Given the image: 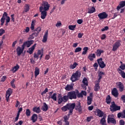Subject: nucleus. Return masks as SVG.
I'll list each match as a JSON object with an SVG mask.
<instances>
[{
    "label": "nucleus",
    "instance_id": "24",
    "mask_svg": "<svg viewBox=\"0 0 125 125\" xmlns=\"http://www.w3.org/2000/svg\"><path fill=\"white\" fill-rule=\"evenodd\" d=\"M102 53H104V51L103 50H101L100 49H98L95 52L96 55V56H97V57H100V56H101V54H102Z\"/></svg>",
    "mask_w": 125,
    "mask_h": 125
},
{
    "label": "nucleus",
    "instance_id": "39",
    "mask_svg": "<svg viewBox=\"0 0 125 125\" xmlns=\"http://www.w3.org/2000/svg\"><path fill=\"white\" fill-rule=\"evenodd\" d=\"M79 64L77 62H74L73 64H71L70 65L69 68L70 69H74L77 66H78Z\"/></svg>",
    "mask_w": 125,
    "mask_h": 125
},
{
    "label": "nucleus",
    "instance_id": "19",
    "mask_svg": "<svg viewBox=\"0 0 125 125\" xmlns=\"http://www.w3.org/2000/svg\"><path fill=\"white\" fill-rule=\"evenodd\" d=\"M111 93L116 98H117V97L119 96V92H118L117 88H113V90L111 91Z\"/></svg>",
    "mask_w": 125,
    "mask_h": 125
},
{
    "label": "nucleus",
    "instance_id": "58",
    "mask_svg": "<svg viewBox=\"0 0 125 125\" xmlns=\"http://www.w3.org/2000/svg\"><path fill=\"white\" fill-rule=\"evenodd\" d=\"M83 33H78V37L79 38V39H82V38H83Z\"/></svg>",
    "mask_w": 125,
    "mask_h": 125
},
{
    "label": "nucleus",
    "instance_id": "10",
    "mask_svg": "<svg viewBox=\"0 0 125 125\" xmlns=\"http://www.w3.org/2000/svg\"><path fill=\"white\" fill-rule=\"evenodd\" d=\"M13 90L11 88H9L6 91L5 98L7 102H9V97L12 94Z\"/></svg>",
    "mask_w": 125,
    "mask_h": 125
},
{
    "label": "nucleus",
    "instance_id": "63",
    "mask_svg": "<svg viewBox=\"0 0 125 125\" xmlns=\"http://www.w3.org/2000/svg\"><path fill=\"white\" fill-rule=\"evenodd\" d=\"M125 119V109L123 110L122 117V119Z\"/></svg>",
    "mask_w": 125,
    "mask_h": 125
},
{
    "label": "nucleus",
    "instance_id": "45",
    "mask_svg": "<svg viewBox=\"0 0 125 125\" xmlns=\"http://www.w3.org/2000/svg\"><path fill=\"white\" fill-rule=\"evenodd\" d=\"M76 96H77L78 98H83V95L82 94V93H80L78 90L76 92Z\"/></svg>",
    "mask_w": 125,
    "mask_h": 125
},
{
    "label": "nucleus",
    "instance_id": "3",
    "mask_svg": "<svg viewBox=\"0 0 125 125\" xmlns=\"http://www.w3.org/2000/svg\"><path fill=\"white\" fill-rule=\"evenodd\" d=\"M69 100V98L68 97V95H64L63 97L61 96V94H59L58 96V104L59 105H60L62 102L63 103H66V102H68V101Z\"/></svg>",
    "mask_w": 125,
    "mask_h": 125
},
{
    "label": "nucleus",
    "instance_id": "51",
    "mask_svg": "<svg viewBox=\"0 0 125 125\" xmlns=\"http://www.w3.org/2000/svg\"><path fill=\"white\" fill-rule=\"evenodd\" d=\"M109 27L108 26H104V28L101 29L102 32H105V31H108Z\"/></svg>",
    "mask_w": 125,
    "mask_h": 125
},
{
    "label": "nucleus",
    "instance_id": "29",
    "mask_svg": "<svg viewBox=\"0 0 125 125\" xmlns=\"http://www.w3.org/2000/svg\"><path fill=\"white\" fill-rule=\"evenodd\" d=\"M97 116L99 117V118H102L103 117V115H104V112L103 111H101L100 109H98L97 110Z\"/></svg>",
    "mask_w": 125,
    "mask_h": 125
},
{
    "label": "nucleus",
    "instance_id": "38",
    "mask_svg": "<svg viewBox=\"0 0 125 125\" xmlns=\"http://www.w3.org/2000/svg\"><path fill=\"white\" fill-rule=\"evenodd\" d=\"M105 101L107 104H110V103H111V96H110V95H107V96L105 99Z\"/></svg>",
    "mask_w": 125,
    "mask_h": 125
},
{
    "label": "nucleus",
    "instance_id": "32",
    "mask_svg": "<svg viewBox=\"0 0 125 125\" xmlns=\"http://www.w3.org/2000/svg\"><path fill=\"white\" fill-rule=\"evenodd\" d=\"M103 75H105V73L102 72V71H100L99 74H98V82L99 83H100V80L102 79V77L103 76Z\"/></svg>",
    "mask_w": 125,
    "mask_h": 125
},
{
    "label": "nucleus",
    "instance_id": "34",
    "mask_svg": "<svg viewBox=\"0 0 125 125\" xmlns=\"http://www.w3.org/2000/svg\"><path fill=\"white\" fill-rule=\"evenodd\" d=\"M95 11H96L95 8H94V7L92 6L91 7V9H88V13L91 14V13H94Z\"/></svg>",
    "mask_w": 125,
    "mask_h": 125
},
{
    "label": "nucleus",
    "instance_id": "30",
    "mask_svg": "<svg viewBox=\"0 0 125 125\" xmlns=\"http://www.w3.org/2000/svg\"><path fill=\"white\" fill-rule=\"evenodd\" d=\"M117 71L119 72V73L121 74V76L123 79H125V71L122 70V69L118 68Z\"/></svg>",
    "mask_w": 125,
    "mask_h": 125
},
{
    "label": "nucleus",
    "instance_id": "59",
    "mask_svg": "<svg viewBox=\"0 0 125 125\" xmlns=\"http://www.w3.org/2000/svg\"><path fill=\"white\" fill-rule=\"evenodd\" d=\"M120 125H125V121L124 120H121L119 121Z\"/></svg>",
    "mask_w": 125,
    "mask_h": 125
},
{
    "label": "nucleus",
    "instance_id": "4",
    "mask_svg": "<svg viewBox=\"0 0 125 125\" xmlns=\"http://www.w3.org/2000/svg\"><path fill=\"white\" fill-rule=\"evenodd\" d=\"M115 116L113 114L109 115L107 116V123L113 124L116 125L117 124V121L115 119Z\"/></svg>",
    "mask_w": 125,
    "mask_h": 125
},
{
    "label": "nucleus",
    "instance_id": "17",
    "mask_svg": "<svg viewBox=\"0 0 125 125\" xmlns=\"http://www.w3.org/2000/svg\"><path fill=\"white\" fill-rule=\"evenodd\" d=\"M5 17H7V13L4 12L3 14L2 18L0 19L1 26H2L3 24H4V21H5Z\"/></svg>",
    "mask_w": 125,
    "mask_h": 125
},
{
    "label": "nucleus",
    "instance_id": "1",
    "mask_svg": "<svg viewBox=\"0 0 125 125\" xmlns=\"http://www.w3.org/2000/svg\"><path fill=\"white\" fill-rule=\"evenodd\" d=\"M75 103H68L61 107V110L62 112H67V110H68L69 112L67 116L69 118L70 116L73 115V112L74 111V109H75Z\"/></svg>",
    "mask_w": 125,
    "mask_h": 125
},
{
    "label": "nucleus",
    "instance_id": "33",
    "mask_svg": "<svg viewBox=\"0 0 125 125\" xmlns=\"http://www.w3.org/2000/svg\"><path fill=\"white\" fill-rule=\"evenodd\" d=\"M35 24H36V21L35 20L32 21L31 22V24L30 27V29L31 31H34V30H35Z\"/></svg>",
    "mask_w": 125,
    "mask_h": 125
},
{
    "label": "nucleus",
    "instance_id": "47",
    "mask_svg": "<svg viewBox=\"0 0 125 125\" xmlns=\"http://www.w3.org/2000/svg\"><path fill=\"white\" fill-rule=\"evenodd\" d=\"M41 31H42V27H38L34 30V32H37L39 34Z\"/></svg>",
    "mask_w": 125,
    "mask_h": 125
},
{
    "label": "nucleus",
    "instance_id": "40",
    "mask_svg": "<svg viewBox=\"0 0 125 125\" xmlns=\"http://www.w3.org/2000/svg\"><path fill=\"white\" fill-rule=\"evenodd\" d=\"M83 51L82 52V55H85L87 53V50H88V47H84L83 48Z\"/></svg>",
    "mask_w": 125,
    "mask_h": 125
},
{
    "label": "nucleus",
    "instance_id": "54",
    "mask_svg": "<svg viewBox=\"0 0 125 125\" xmlns=\"http://www.w3.org/2000/svg\"><path fill=\"white\" fill-rule=\"evenodd\" d=\"M66 121H69V117H68L67 115H65L63 117V122Z\"/></svg>",
    "mask_w": 125,
    "mask_h": 125
},
{
    "label": "nucleus",
    "instance_id": "12",
    "mask_svg": "<svg viewBox=\"0 0 125 125\" xmlns=\"http://www.w3.org/2000/svg\"><path fill=\"white\" fill-rule=\"evenodd\" d=\"M103 60V59L102 58L97 60V62H98V64H99L100 68H101L102 69H103L106 67V64H105Z\"/></svg>",
    "mask_w": 125,
    "mask_h": 125
},
{
    "label": "nucleus",
    "instance_id": "14",
    "mask_svg": "<svg viewBox=\"0 0 125 125\" xmlns=\"http://www.w3.org/2000/svg\"><path fill=\"white\" fill-rule=\"evenodd\" d=\"M100 20H103V19H106L108 17V14L105 12L99 13L98 15Z\"/></svg>",
    "mask_w": 125,
    "mask_h": 125
},
{
    "label": "nucleus",
    "instance_id": "7",
    "mask_svg": "<svg viewBox=\"0 0 125 125\" xmlns=\"http://www.w3.org/2000/svg\"><path fill=\"white\" fill-rule=\"evenodd\" d=\"M42 10H43V7L42 6H40L39 8V11L41 13V19L44 20L45 19V17H46L47 15V12L44 10L43 11Z\"/></svg>",
    "mask_w": 125,
    "mask_h": 125
},
{
    "label": "nucleus",
    "instance_id": "26",
    "mask_svg": "<svg viewBox=\"0 0 125 125\" xmlns=\"http://www.w3.org/2000/svg\"><path fill=\"white\" fill-rule=\"evenodd\" d=\"M37 120H38V115L35 113L33 114L31 117V121H32V123H36V122H37Z\"/></svg>",
    "mask_w": 125,
    "mask_h": 125
},
{
    "label": "nucleus",
    "instance_id": "15",
    "mask_svg": "<svg viewBox=\"0 0 125 125\" xmlns=\"http://www.w3.org/2000/svg\"><path fill=\"white\" fill-rule=\"evenodd\" d=\"M117 86H118L120 92H123L125 88V86L124 84L122 83L121 82H118L116 83Z\"/></svg>",
    "mask_w": 125,
    "mask_h": 125
},
{
    "label": "nucleus",
    "instance_id": "2",
    "mask_svg": "<svg viewBox=\"0 0 125 125\" xmlns=\"http://www.w3.org/2000/svg\"><path fill=\"white\" fill-rule=\"evenodd\" d=\"M82 76V73L80 70H77L75 73H73L70 78V80L72 83H75L77 81H79Z\"/></svg>",
    "mask_w": 125,
    "mask_h": 125
},
{
    "label": "nucleus",
    "instance_id": "22",
    "mask_svg": "<svg viewBox=\"0 0 125 125\" xmlns=\"http://www.w3.org/2000/svg\"><path fill=\"white\" fill-rule=\"evenodd\" d=\"M96 58V55L95 54H89L88 56V59L90 60V61H93L94 59Z\"/></svg>",
    "mask_w": 125,
    "mask_h": 125
},
{
    "label": "nucleus",
    "instance_id": "52",
    "mask_svg": "<svg viewBox=\"0 0 125 125\" xmlns=\"http://www.w3.org/2000/svg\"><path fill=\"white\" fill-rule=\"evenodd\" d=\"M6 76H2V78L1 79V82H2V83H4V82L6 81Z\"/></svg>",
    "mask_w": 125,
    "mask_h": 125
},
{
    "label": "nucleus",
    "instance_id": "18",
    "mask_svg": "<svg viewBox=\"0 0 125 125\" xmlns=\"http://www.w3.org/2000/svg\"><path fill=\"white\" fill-rule=\"evenodd\" d=\"M47 99H53L54 101H57V93H54L52 96H49L47 97Z\"/></svg>",
    "mask_w": 125,
    "mask_h": 125
},
{
    "label": "nucleus",
    "instance_id": "49",
    "mask_svg": "<svg viewBox=\"0 0 125 125\" xmlns=\"http://www.w3.org/2000/svg\"><path fill=\"white\" fill-rule=\"evenodd\" d=\"M80 51H82V48L78 47L75 49L74 52L77 53V52H80Z\"/></svg>",
    "mask_w": 125,
    "mask_h": 125
},
{
    "label": "nucleus",
    "instance_id": "55",
    "mask_svg": "<svg viewBox=\"0 0 125 125\" xmlns=\"http://www.w3.org/2000/svg\"><path fill=\"white\" fill-rule=\"evenodd\" d=\"M119 68H120V69L121 70H125V63H124V64H121Z\"/></svg>",
    "mask_w": 125,
    "mask_h": 125
},
{
    "label": "nucleus",
    "instance_id": "48",
    "mask_svg": "<svg viewBox=\"0 0 125 125\" xmlns=\"http://www.w3.org/2000/svg\"><path fill=\"white\" fill-rule=\"evenodd\" d=\"M46 92H48V88H45L44 90L42 92L41 95L43 96V95H44V94H45V93H46Z\"/></svg>",
    "mask_w": 125,
    "mask_h": 125
},
{
    "label": "nucleus",
    "instance_id": "37",
    "mask_svg": "<svg viewBox=\"0 0 125 125\" xmlns=\"http://www.w3.org/2000/svg\"><path fill=\"white\" fill-rule=\"evenodd\" d=\"M100 124L102 125H107V123H106V120L105 119V117H103L101 119L100 121Z\"/></svg>",
    "mask_w": 125,
    "mask_h": 125
},
{
    "label": "nucleus",
    "instance_id": "42",
    "mask_svg": "<svg viewBox=\"0 0 125 125\" xmlns=\"http://www.w3.org/2000/svg\"><path fill=\"white\" fill-rule=\"evenodd\" d=\"M25 115L27 117H30L31 116V110H30V109H27L26 110Z\"/></svg>",
    "mask_w": 125,
    "mask_h": 125
},
{
    "label": "nucleus",
    "instance_id": "23",
    "mask_svg": "<svg viewBox=\"0 0 125 125\" xmlns=\"http://www.w3.org/2000/svg\"><path fill=\"white\" fill-rule=\"evenodd\" d=\"M30 10V5L28 4H25L24 6V10L22 12V13L24 14L28 11Z\"/></svg>",
    "mask_w": 125,
    "mask_h": 125
},
{
    "label": "nucleus",
    "instance_id": "20",
    "mask_svg": "<svg viewBox=\"0 0 125 125\" xmlns=\"http://www.w3.org/2000/svg\"><path fill=\"white\" fill-rule=\"evenodd\" d=\"M23 50L24 49H23V47L21 48V47H20V46H18L16 51L18 56H20V55H21V54H22V53H23Z\"/></svg>",
    "mask_w": 125,
    "mask_h": 125
},
{
    "label": "nucleus",
    "instance_id": "21",
    "mask_svg": "<svg viewBox=\"0 0 125 125\" xmlns=\"http://www.w3.org/2000/svg\"><path fill=\"white\" fill-rule=\"evenodd\" d=\"M48 37V30H46V31L45 32L43 36V39L42 40V42H47Z\"/></svg>",
    "mask_w": 125,
    "mask_h": 125
},
{
    "label": "nucleus",
    "instance_id": "36",
    "mask_svg": "<svg viewBox=\"0 0 125 125\" xmlns=\"http://www.w3.org/2000/svg\"><path fill=\"white\" fill-rule=\"evenodd\" d=\"M20 67L19 66V65L16 64V66H15L14 67L12 68V71L14 72L15 73L16 71L18 70Z\"/></svg>",
    "mask_w": 125,
    "mask_h": 125
},
{
    "label": "nucleus",
    "instance_id": "11",
    "mask_svg": "<svg viewBox=\"0 0 125 125\" xmlns=\"http://www.w3.org/2000/svg\"><path fill=\"white\" fill-rule=\"evenodd\" d=\"M34 43V40L27 41L22 44L21 47H23V49L25 48V46L29 48Z\"/></svg>",
    "mask_w": 125,
    "mask_h": 125
},
{
    "label": "nucleus",
    "instance_id": "60",
    "mask_svg": "<svg viewBox=\"0 0 125 125\" xmlns=\"http://www.w3.org/2000/svg\"><path fill=\"white\" fill-rule=\"evenodd\" d=\"M93 67H94L96 71L97 70V68L98 67V64H97V62H95L94 65Z\"/></svg>",
    "mask_w": 125,
    "mask_h": 125
},
{
    "label": "nucleus",
    "instance_id": "31",
    "mask_svg": "<svg viewBox=\"0 0 125 125\" xmlns=\"http://www.w3.org/2000/svg\"><path fill=\"white\" fill-rule=\"evenodd\" d=\"M99 89H100V84L99 83H97L95 84L94 90V91L97 92L99 91Z\"/></svg>",
    "mask_w": 125,
    "mask_h": 125
},
{
    "label": "nucleus",
    "instance_id": "46",
    "mask_svg": "<svg viewBox=\"0 0 125 125\" xmlns=\"http://www.w3.org/2000/svg\"><path fill=\"white\" fill-rule=\"evenodd\" d=\"M14 82H15V79H13L10 82L11 86L13 88H15V84H14Z\"/></svg>",
    "mask_w": 125,
    "mask_h": 125
},
{
    "label": "nucleus",
    "instance_id": "50",
    "mask_svg": "<svg viewBox=\"0 0 125 125\" xmlns=\"http://www.w3.org/2000/svg\"><path fill=\"white\" fill-rule=\"evenodd\" d=\"M5 33V30H4L2 28L0 29V37L1 36H2V35H3V34H4Z\"/></svg>",
    "mask_w": 125,
    "mask_h": 125
},
{
    "label": "nucleus",
    "instance_id": "28",
    "mask_svg": "<svg viewBox=\"0 0 125 125\" xmlns=\"http://www.w3.org/2000/svg\"><path fill=\"white\" fill-rule=\"evenodd\" d=\"M32 110H33V112H35V113H37L38 114H39V113H41V112H42V110H41V108H40V107L35 106L33 108Z\"/></svg>",
    "mask_w": 125,
    "mask_h": 125
},
{
    "label": "nucleus",
    "instance_id": "13",
    "mask_svg": "<svg viewBox=\"0 0 125 125\" xmlns=\"http://www.w3.org/2000/svg\"><path fill=\"white\" fill-rule=\"evenodd\" d=\"M75 107L74 108L79 114H82L83 113V107L82 105H81V103H78L76 105L75 104Z\"/></svg>",
    "mask_w": 125,
    "mask_h": 125
},
{
    "label": "nucleus",
    "instance_id": "5",
    "mask_svg": "<svg viewBox=\"0 0 125 125\" xmlns=\"http://www.w3.org/2000/svg\"><path fill=\"white\" fill-rule=\"evenodd\" d=\"M110 110L111 112H116V111H119L121 110V106H118L115 104L114 102L111 103V105L110 106Z\"/></svg>",
    "mask_w": 125,
    "mask_h": 125
},
{
    "label": "nucleus",
    "instance_id": "25",
    "mask_svg": "<svg viewBox=\"0 0 125 125\" xmlns=\"http://www.w3.org/2000/svg\"><path fill=\"white\" fill-rule=\"evenodd\" d=\"M41 110H42V111H43V112H46V111L48 110V105H47V104H46V103H44L43 104V105L41 108Z\"/></svg>",
    "mask_w": 125,
    "mask_h": 125
},
{
    "label": "nucleus",
    "instance_id": "6",
    "mask_svg": "<svg viewBox=\"0 0 125 125\" xmlns=\"http://www.w3.org/2000/svg\"><path fill=\"white\" fill-rule=\"evenodd\" d=\"M122 45V41L121 40H118L116 41L113 45L112 49V51H116L118 50V48Z\"/></svg>",
    "mask_w": 125,
    "mask_h": 125
},
{
    "label": "nucleus",
    "instance_id": "16",
    "mask_svg": "<svg viewBox=\"0 0 125 125\" xmlns=\"http://www.w3.org/2000/svg\"><path fill=\"white\" fill-rule=\"evenodd\" d=\"M37 45V43H35L31 47L28 49V50L26 51L27 53H29V54H33V52L35 49L36 48V46Z\"/></svg>",
    "mask_w": 125,
    "mask_h": 125
},
{
    "label": "nucleus",
    "instance_id": "27",
    "mask_svg": "<svg viewBox=\"0 0 125 125\" xmlns=\"http://www.w3.org/2000/svg\"><path fill=\"white\" fill-rule=\"evenodd\" d=\"M65 90L67 91H70V90H73V88H74V86L71 84H67L66 86L64 88Z\"/></svg>",
    "mask_w": 125,
    "mask_h": 125
},
{
    "label": "nucleus",
    "instance_id": "61",
    "mask_svg": "<svg viewBox=\"0 0 125 125\" xmlns=\"http://www.w3.org/2000/svg\"><path fill=\"white\" fill-rule=\"evenodd\" d=\"M121 100L123 101V103H125V95H122L121 96Z\"/></svg>",
    "mask_w": 125,
    "mask_h": 125
},
{
    "label": "nucleus",
    "instance_id": "8",
    "mask_svg": "<svg viewBox=\"0 0 125 125\" xmlns=\"http://www.w3.org/2000/svg\"><path fill=\"white\" fill-rule=\"evenodd\" d=\"M68 99L70 100L72 99H77V94H76V92L74 91L68 92L67 94Z\"/></svg>",
    "mask_w": 125,
    "mask_h": 125
},
{
    "label": "nucleus",
    "instance_id": "57",
    "mask_svg": "<svg viewBox=\"0 0 125 125\" xmlns=\"http://www.w3.org/2000/svg\"><path fill=\"white\" fill-rule=\"evenodd\" d=\"M81 94L82 95V96H86V91L84 90L81 91Z\"/></svg>",
    "mask_w": 125,
    "mask_h": 125
},
{
    "label": "nucleus",
    "instance_id": "35",
    "mask_svg": "<svg viewBox=\"0 0 125 125\" xmlns=\"http://www.w3.org/2000/svg\"><path fill=\"white\" fill-rule=\"evenodd\" d=\"M39 75H40V68L36 67L35 70V77L37 78Z\"/></svg>",
    "mask_w": 125,
    "mask_h": 125
},
{
    "label": "nucleus",
    "instance_id": "64",
    "mask_svg": "<svg viewBox=\"0 0 125 125\" xmlns=\"http://www.w3.org/2000/svg\"><path fill=\"white\" fill-rule=\"evenodd\" d=\"M63 122H64V125H70V122L66 121H63Z\"/></svg>",
    "mask_w": 125,
    "mask_h": 125
},
{
    "label": "nucleus",
    "instance_id": "44",
    "mask_svg": "<svg viewBox=\"0 0 125 125\" xmlns=\"http://www.w3.org/2000/svg\"><path fill=\"white\" fill-rule=\"evenodd\" d=\"M76 25H70L68 26V28L69 30H71V31H74L75 29H76Z\"/></svg>",
    "mask_w": 125,
    "mask_h": 125
},
{
    "label": "nucleus",
    "instance_id": "43",
    "mask_svg": "<svg viewBox=\"0 0 125 125\" xmlns=\"http://www.w3.org/2000/svg\"><path fill=\"white\" fill-rule=\"evenodd\" d=\"M92 102V98L90 97H87V104L90 105Z\"/></svg>",
    "mask_w": 125,
    "mask_h": 125
},
{
    "label": "nucleus",
    "instance_id": "53",
    "mask_svg": "<svg viewBox=\"0 0 125 125\" xmlns=\"http://www.w3.org/2000/svg\"><path fill=\"white\" fill-rule=\"evenodd\" d=\"M6 17L7 18L6 19V24H8V23H9V22H10V17L7 16Z\"/></svg>",
    "mask_w": 125,
    "mask_h": 125
},
{
    "label": "nucleus",
    "instance_id": "9",
    "mask_svg": "<svg viewBox=\"0 0 125 125\" xmlns=\"http://www.w3.org/2000/svg\"><path fill=\"white\" fill-rule=\"evenodd\" d=\"M41 6L43 7V10L48 11L49 10V7H50V4L48 3V2L43 0L42 2Z\"/></svg>",
    "mask_w": 125,
    "mask_h": 125
},
{
    "label": "nucleus",
    "instance_id": "41",
    "mask_svg": "<svg viewBox=\"0 0 125 125\" xmlns=\"http://www.w3.org/2000/svg\"><path fill=\"white\" fill-rule=\"evenodd\" d=\"M83 83L84 84V85H85L87 86V85H88V83L87 82V79L86 78H84L83 80Z\"/></svg>",
    "mask_w": 125,
    "mask_h": 125
},
{
    "label": "nucleus",
    "instance_id": "62",
    "mask_svg": "<svg viewBox=\"0 0 125 125\" xmlns=\"http://www.w3.org/2000/svg\"><path fill=\"white\" fill-rule=\"evenodd\" d=\"M83 22V21L82 19H79L77 20V23L78 24H79L80 25H81V24H82Z\"/></svg>",
    "mask_w": 125,
    "mask_h": 125
},
{
    "label": "nucleus",
    "instance_id": "56",
    "mask_svg": "<svg viewBox=\"0 0 125 125\" xmlns=\"http://www.w3.org/2000/svg\"><path fill=\"white\" fill-rule=\"evenodd\" d=\"M93 117L90 116V117H87L86 118V121L88 122V123H89L90 121H91V119H93Z\"/></svg>",
    "mask_w": 125,
    "mask_h": 125
}]
</instances>
